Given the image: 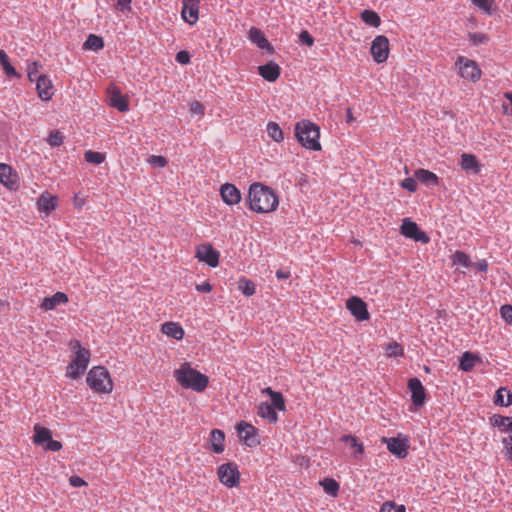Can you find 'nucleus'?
<instances>
[{
    "mask_svg": "<svg viewBox=\"0 0 512 512\" xmlns=\"http://www.w3.org/2000/svg\"><path fill=\"white\" fill-rule=\"evenodd\" d=\"M246 201L250 210L261 214L275 211L279 204L274 190L259 182L250 185Z\"/></svg>",
    "mask_w": 512,
    "mask_h": 512,
    "instance_id": "nucleus-1",
    "label": "nucleus"
},
{
    "mask_svg": "<svg viewBox=\"0 0 512 512\" xmlns=\"http://www.w3.org/2000/svg\"><path fill=\"white\" fill-rule=\"evenodd\" d=\"M174 375L182 387L192 389L195 392H203L209 383V378L206 375L193 369L187 362L175 370Z\"/></svg>",
    "mask_w": 512,
    "mask_h": 512,
    "instance_id": "nucleus-2",
    "label": "nucleus"
},
{
    "mask_svg": "<svg viewBox=\"0 0 512 512\" xmlns=\"http://www.w3.org/2000/svg\"><path fill=\"white\" fill-rule=\"evenodd\" d=\"M295 136L303 147L313 151L321 150L319 142L320 129L315 123L309 120L297 122L295 125Z\"/></svg>",
    "mask_w": 512,
    "mask_h": 512,
    "instance_id": "nucleus-3",
    "label": "nucleus"
},
{
    "mask_svg": "<svg viewBox=\"0 0 512 512\" xmlns=\"http://www.w3.org/2000/svg\"><path fill=\"white\" fill-rule=\"evenodd\" d=\"M71 344L73 349H77L74 352L73 358L67 367L66 375L69 378L78 379L85 373L88 367L90 361V352L89 350L83 348L80 342L77 340Z\"/></svg>",
    "mask_w": 512,
    "mask_h": 512,
    "instance_id": "nucleus-4",
    "label": "nucleus"
},
{
    "mask_svg": "<svg viewBox=\"0 0 512 512\" xmlns=\"http://www.w3.org/2000/svg\"><path fill=\"white\" fill-rule=\"evenodd\" d=\"M86 382L97 393H110L113 390L109 371L103 366L92 367L87 374Z\"/></svg>",
    "mask_w": 512,
    "mask_h": 512,
    "instance_id": "nucleus-5",
    "label": "nucleus"
},
{
    "mask_svg": "<svg viewBox=\"0 0 512 512\" xmlns=\"http://www.w3.org/2000/svg\"><path fill=\"white\" fill-rule=\"evenodd\" d=\"M217 474L220 482L228 488L236 487L240 482V472L234 462L220 465Z\"/></svg>",
    "mask_w": 512,
    "mask_h": 512,
    "instance_id": "nucleus-6",
    "label": "nucleus"
},
{
    "mask_svg": "<svg viewBox=\"0 0 512 512\" xmlns=\"http://www.w3.org/2000/svg\"><path fill=\"white\" fill-rule=\"evenodd\" d=\"M456 65L459 67V75L462 78L472 82L481 78V69L474 60L459 56L456 60Z\"/></svg>",
    "mask_w": 512,
    "mask_h": 512,
    "instance_id": "nucleus-7",
    "label": "nucleus"
},
{
    "mask_svg": "<svg viewBox=\"0 0 512 512\" xmlns=\"http://www.w3.org/2000/svg\"><path fill=\"white\" fill-rule=\"evenodd\" d=\"M236 430L241 441L248 447H256L260 444L257 429L250 423L240 421L236 425Z\"/></svg>",
    "mask_w": 512,
    "mask_h": 512,
    "instance_id": "nucleus-8",
    "label": "nucleus"
},
{
    "mask_svg": "<svg viewBox=\"0 0 512 512\" xmlns=\"http://www.w3.org/2000/svg\"><path fill=\"white\" fill-rule=\"evenodd\" d=\"M370 52L373 60L380 64L387 60L389 55V40L384 35H378L372 41Z\"/></svg>",
    "mask_w": 512,
    "mask_h": 512,
    "instance_id": "nucleus-9",
    "label": "nucleus"
},
{
    "mask_svg": "<svg viewBox=\"0 0 512 512\" xmlns=\"http://www.w3.org/2000/svg\"><path fill=\"white\" fill-rule=\"evenodd\" d=\"M382 442L387 445V449L390 453L395 455L399 459H404L408 454L410 447L409 441L405 437H383Z\"/></svg>",
    "mask_w": 512,
    "mask_h": 512,
    "instance_id": "nucleus-10",
    "label": "nucleus"
},
{
    "mask_svg": "<svg viewBox=\"0 0 512 512\" xmlns=\"http://www.w3.org/2000/svg\"><path fill=\"white\" fill-rule=\"evenodd\" d=\"M400 232L407 238L413 239L414 241L421 243H428L430 241L429 236L422 231L419 226L408 218H405L401 224Z\"/></svg>",
    "mask_w": 512,
    "mask_h": 512,
    "instance_id": "nucleus-11",
    "label": "nucleus"
},
{
    "mask_svg": "<svg viewBox=\"0 0 512 512\" xmlns=\"http://www.w3.org/2000/svg\"><path fill=\"white\" fill-rule=\"evenodd\" d=\"M346 308L351 315L359 322L369 320L367 304L357 296H352L346 301Z\"/></svg>",
    "mask_w": 512,
    "mask_h": 512,
    "instance_id": "nucleus-12",
    "label": "nucleus"
},
{
    "mask_svg": "<svg viewBox=\"0 0 512 512\" xmlns=\"http://www.w3.org/2000/svg\"><path fill=\"white\" fill-rule=\"evenodd\" d=\"M219 252L211 244H202L197 248L196 257L210 267H216L219 263Z\"/></svg>",
    "mask_w": 512,
    "mask_h": 512,
    "instance_id": "nucleus-13",
    "label": "nucleus"
},
{
    "mask_svg": "<svg viewBox=\"0 0 512 512\" xmlns=\"http://www.w3.org/2000/svg\"><path fill=\"white\" fill-rule=\"evenodd\" d=\"M408 389L411 392V401L416 407L424 405L426 400V390L422 385V382L414 377L408 381Z\"/></svg>",
    "mask_w": 512,
    "mask_h": 512,
    "instance_id": "nucleus-14",
    "label": "nucleus"
},
{
    "mask_svg": "<svg viewBox=\"0 0 512 512\" xmlns=\"http://www.w3.org/2000/svg\"><path fill=\"white\" fill-rule=\"evenodd\" d=\"M0 183L9 190H17L19 187L17 173L5 163H0Z\"/></svg>",
    "mask_w": 512,
    "mask_h": 512,
    "instance_id": "nucleus-15",
    "label": "nucleus"
},
{
    "mask_svg": "<svg viewBox=\"0 0 512 512\" xmlns=\"http://www.w3.org/2000/svg\"><path fill=\"white\" fill-rule=\"evenodd\" d=\"M181 16L186 23L195 24L199 16V0H183Z\"/></svg>",
    "mask_w": 512,
    "mask_h": 512,
    "instance_id": "nucleus-16",
    "label": "nucleus"
},
{
    "mask_svg": "<svg viewBox=\"0 0 512 512\" xmlns=\"http://www.w3.org/2000/svg\"><path fill=\"white\" fill-rule=\"evenodd\" d=\"M220 195L223 202L229 206L238 204L242 199L240 190L231 183H225L220 187Z\"/></svg>",
    "mask_w": 512,
    "mask_h": 512,
    "instance_id": "nucleus-17",
    "label": "nucleus"
},
{
    "mask_svg": "<svg viewBox=\"0 0 512 512\" xmlns=\"http://www.w3.org/2000/svg\"><path fill=\"white\" fill-rule=\"evenodd\" d=\"M108 92L109 104L111 107L116 108L120 112H126L129 110L128 98L121 93L119 88L112 87Z\"/></svg>",
    "mask_w": 512,
    "mask_h": 512,
    "instance_id": "nucleus-18",
    "label": "nucleus"
},
{
    "mask_svg": "<svg viewBox=\"0 0 512 512\" xmlns=\"http://www.w3.org/2000/svg\"><path fill=\"white\" fill-rule=\"evenodd\" d=\"M36 88H37L39 97L43 101L50 100L54 94V87L52 85V82L44 74H41L37 77Z\"/></svg>",
    "mask_w": 512,
    "mask_h": 512,
    "instance_id": "nucleus-19",
    "label": "nucleus"
},
{
    "mask_svg": "<svg viewBox=\"0 0 512 512\" xmlns=\"http://www.w3.org/2000/svg\"><path fill=\"white\" fill-rule=\"evenodd\" d=\"M460 166L462 170L467 173L479 174L482 169V164L478 161L474 154L463 153L461 155Z\"/></svg>",
    "mask_w": 512,
    "mask_h": 512,
    "instance_id": "nucleus-20",
    "label": "nucleus"
},
{
    "mask_svg": "<svg viewBox=\"0 0 512 512\" xmlns=\"http://www.w3.org/2000/svg\"><path fill=\"white\" fill-rule=\"evenodd\" d=\"M258 72L268 82H275L279 76L281 69L277 63L270 61L258 67Z\"/></svg>",
    "mask_w": 512,
    "mask_h": 512,
    "instance_id": "nucleus-21",
    "label": "nucleus"
},
{
    "mask_svg": "<svg viewBox=\"0 0 512 512\" xmlns=\"http://www.w3.org/2000/svg\"><path fill=\"white\" fill-rule=\"evenodd\" d=\"M249 39L256 44L260 49L267 50L269 53L274 52L273 46L269 43V41L266 39L263 32L255 27H252L249 30Z\"/></svg>",
    "mask_w": 512,
    "mask_h": 512,
    "instance_id": "nucleus-22",
    "label": "nucleus"
},
{
    "mask_svg": "<svg viewBox=\"0 0 512 512\" xmlns=\"http://www.w3.org/2000/svg\"><path fill=\"white\" fill-rule=\"evenodd\" d=\"M68 302V296L63 292H56L50 297H45L40 305V308L45 311L55 309L58 305L66 304Z\"/></svg>",
    "mask_w": 512,
    "mask_h": 512,
    "instance_id": "nucleus-23",
    "label": "nucleus"
},
{
    "mask_svg": "<svg viewBox=\"0 0 512 512\" xmlns=\"http://www.w3.org/2000/svg\"><path fill=\"white\" fill-rule=\"evenodd\" d=\"M57 203V197L51 195L48 192L41 194L37 200V206L39 211H43L47 214L56 208Z\"/></svg>",
    "mask_w": 512,
    "mask_h": 512,
    "instance_id": "nucleus-24",
    "label": "nucleus"
},
{
    "mask_svg": "<svg viewBox=\"0 0 512 512\" xmlns=\"http://www.w3.org/2000/svg\"><path fill=\"white\" fill-rule=\"evenodd\" d=\"M415 178L427 186H437L439 184L438 176L426 169H417L414 173Z\"/></svg>",
    "mask_w": 512,
    "mask_h": 512,
    "instance_id": "nucleus-25",
    "label": "nucleus"
},
{
    "mask_svg": "<svg viewBox=\"0 0 512 512\" xmlns=\"http://www.w3.org/2000/svg\"><path fill=\"white\" fill-rule=\"evenodd\" d=\"M481 358L473 352L466 351L460 358L459 368L464 372H470Z\"/></svg>",
    "mask_w": 512,
    "mask_h": 512,
    "instance_id": "nucleus-26",
    "label": "nucleus"
},
{
    "mask_svg": "<svg viewBox=\"0 0 512 512\" xmlns=\"http://www.w3.org/2000/svg\"><path fill=\"white\" fill-rule=\"evenodd\" d=\"M161 331L163 334L176 340H181L184 337L183 328L175 322H166L162 324Z\"/></svg>",
    "mask_w": 512,
    "mask_h": 512,
    "instance_id": "nucleus-27",
    "label": "nucleus"
},
{
    "mask_svg": "<svg viewBox=\"0 0 512 512\" xmlns=\"http://www.w3.org/2000/svg\"><path fill=\"white\" fill-rule=\"evenodd\" d=\"M257 414L260 417L267 419L270 423H276L278 421L276 410L268 402H261L258 405Z\"/></svg>",
    "mask_w": 512,
    "mask_h": 512,
    "instance_id": "nucleus-28",
    "label": "nucleus"
},
{
    "mask_svg": "<svg viewBox=\"0 0 512 512\" xmlns=\"http://www.w3.org/2000/svg\"><path fill=\"white\" fill-rule=\"evenodd\" d=\"M210 440L212 445V451L214 453L220 454L224 451V440L225 434L220 429H213L210 433Z\"/></svg>",
    "mask_w": 512,
    "mask_h": 512,
    "instance_id": "nucleus-29",
    "label": "nucleus"
},
{
    "mask_svg": "<svg viewBox=\"0 0 512 512\" xmlns=\"http://www.w3.org/2000/svg\"><path fill=\"white\" fill-rule=\"evenodd\" d=\"M51 438L52 433L48 428L40 425L34 426L33 440L35 444L44 446Z\"/></svg>",
    "mask_w": 512,
    "mask_h": 512,
    "instance_id": "nucleus-30",
    "label": "nucleus"
},
{
    "mask_svg": "<svg viewBox=\"0 0 512 512\" xmlns=\"http://www.w3.org/2000/svg\"><path fill=\"white\" fill-rule=\"evenodd\" d=\"M494 403L505 407L512 405V392L506 387H500L495 393Z\"/></svg>",
    "mask_w": 512,
    "mask_h": 512,
    "instance_id": "nucleus-31",
    "label": "nucleus"
},
{
    "mask_svg": "<svg viewBox=\"0 0 512 512\" xmlns=\"http://www.w3.org/2000/svg\"><path fill=\"white\" fill-rule=\"evenodd\" d=\"M0 63L7 76L16 78L20 77V74L17 73L15 68L10 64L9 57L4 50H0Z\"/></svg>",
    "mask_w": 512,
    "mask_h": 512,
    "instance_id": "nucleus-32",
    "label": "nucleus"
},
{
    "mask_svg": "<svg viewBox=\"0 0 512 512\" xmlns=\"http://www.w3.org/2000/svg\"><path fill=\"white\" fill-rule=\"evenodd\" d=\"M104 47V40L102 37L95 34L88 35L84 42V48L88 50L98 51Z\"/></svg>",
    "mask_w": 512,
    "mask_h": 512,
    "instance_id": "nucleus-33",
    "label": "nucleus"
},
{
    "mask_svg": "<svg viewBox=\"0 0 512 512\" xmlns=\"http://www.w3.org/2000/svg\"><path fill=\"white\" fill-rule=\"evenodd\" d=\"M361 19L367 25H370L372 27H378L381 24V19L379 15L375 11L370 9H366L361 12Z\"/></svg>",
    "mask_w": 512,
    "mask_h": 512,
    "instance_id": "nucleus-34",
    "label": "nucleus"
},
{
    "mask_svg": "<svg viewBox=\"0 0 512 512\" xmlns=\"http://www.w3.org/2000/svg\"><path fill=\"white\" fill-rule=\"evenodd\" d=\"M321 486L323 487L325 493H327L330 496H337L340 486L339 483L333 479V478H325L320 482Z\"/></svg>",
    "mask_w": 512,
    "mask_h": 512,
    "instance_id": "nucleus-35",
    "label": "nucleus"
},
{
    "mask_svg": "<svg viewBox=\"0 0 512 512\" xmlns=\"http://www.w3.org/2000/svg\"><path fill=\"white\" fill-rule=\"evenodd\" d=\"M452 262L454 265H461L465 268L472 267V261L470 257L463 251H456L452 255Z\"/></svg>",
    "mask_w": 512,
    "mask_h": 512,
    "instance_id": "nucleus-36",
    "label": "nucleus"
},
{
    "mask_svg": "<svg viewBox=\"0 0 512 512\" xmlns=\"http://www.w3.org/2000/svg\"><path fill=\"white\" fill-rule=\"evenodd\" d=\"M238 288L245 296H252L255 293L254 282L245 277L239 279Z\"/></svg>",
    "mask_w": 512,
    "mask_h": 512,
    "instance_id": "nucleus-37",
    "label": "nucleus"
},
{
    "mask_svg": "<svg viewBox=\"0 0 512 512\" xmlns=\"http://www.w3.org/2000/svg\"><path fill=\"white\" fill-rule=\"evenodd\" d=\"M267 133L275 142H281L284 139L282 129L275 122H269L267 124Z\"/></svg>",
    "mask_w": 512,
    "mask_h": 512,
    "instance_id": "nucleus-38",
    "label": "nucleus"
},
{
    "mask_svg": "<svg viewBox=\"0 0 512 512\" xmlns=\"http://www.w3.org/2000/svg\"><path fill=\"white\" fill-rule=\"evenodd\" d=\"M84 157L88 163L96 165L103 163L105 160V155L103 153L92 150L86 151Z\"/></svg>",
    "mask_w": 512,
    "mask_h": 512,
    "instance_id": "nucleus-39",
    "label": "nucleus"
},
{
    "mask_svg": "<svg viewBox=\"0 0 512 512\" xmlns=\"http://www.w3.org/2000/svg\"><path fill=\"white\" fill-rule=\"evenodd\" d=\"M63 139H64V137L61 134V132L58 130H55V131L50 132V134L47 138V142L51 147H59L63 144Z\"/></svg>",
    "mask_w": 512,
    "mask_h": 512,
    "instance_id": "nucleus-40",
    "label": "nucleus"
},
{
    "mask_svg": "<svg viewBox=\"0 0 512 512\" xmlns=\"http://www.w3.org/2000/svg\"><path fill=\"white\" fill-rule=\"evenodd\" d=\"M341 440L346 444H349L350 447L356 448V453L362 454L364 452L363 445L358 442L357 438L352 435H344Z\"/></svg>",
    "mask_w": 512,
    "mask_h": 512,
    "instance_id": "nucleus-41",
    "label": "nucleus"
},
{
    "mask_svg": "<svg viewBox=\"0 0 512 512\" xmlns=\"http://www.w3.org/2000/svg\"><path fill=\"white\" fill-rule=\"evenodd\" d=\"M271 406L274 407L275 410L284 411L285 410V401L282 393L277 392L273 393L271 397Z\"/></svg>",
    "mask_w": 512,
    "mask_h": 512,
    "instance_id": "nucleus-42",
    "label": "nucleus"
},
{
    "mask_svg": "<svg viewBox=\"0 0 512 512\" xmlns=\"http://www.w3.org/2000/svg\"><path fill=\"white\" fill-rule=\"evenodd\" d=\"M489 420H490V424L493 427H497L502 431V428L505 427L506 422L508 421V417H505V416H502L499 414H494L493 416L490 417Z\"/></svg>",
    "mask_w": 512,
    "mask_h": 512,
    "instance_id": "nucleus-43",
    "label": "nucleus"
},
{
    "mask_svg": "<svg viewBox=\"0 0 512 512\" xmlns=\"http://www.w3.org/2000/svg\"><path fill=\"white\" fill-rule=\"evenodd\" d=\"M469 40L473 45H481L488 42V36L483 33H470Z\"/></svg>",
    "mask_w": 512,
    "mask_h": 512,
    "instance_id": "nucleus-44",
    "label": "nucleus"
},
{
    "mask_svg": "<svg viewBox=\"0 0 512 512\" xmlns=\"http://www.w3.org/2000/svg\"><path fill=\"white\" fill-rule=\"evenodd\" d=\"M472 3L482 9L488 15L492 14L493 0H472Z\"/></svg>",
    "mask_w": 512,
    "mask_h": 512,
    "instance_id": "nucleus-45",
    "label": "nucleus"
},
{
    "mask_svg": "<svg viewBox=\"0 0 512 512\" xmlns=\"http://www.w3.org/2000/svg\"><path fill=\"white\" fill-rule=\"evenodd\" d=\"M500 314L507 324H512V305L505 304L501 306Z\"/></svg>",
    "mask_w": 512,
    "mask_h": 512,
    "instance_id": "nucleus-46",
    "label": "nucleus"
},
{
    "mask_svg": "<svg viewBox=\"0 0 512 512\" xmlns=\"http://www.w3.org/2000/svg\"><path fill=\"white\" fill-rule=\"evenodd\" d=\"M387 353L389 356H402L404 354V350L402 346L396 342L390 343L387 347Z\"/></svg>",
    "mask_w": 512,
    "mask_h": 512,
    "instance_id": "nucleus-47",
    "label": "nucleus"
},
{
    "mask_svg": "<svg viewBox=\"0 0 512 512\" xmlns=\"http://www.w3.org/2000/svg\"><path fill=\"white\" fill-rule=\"evenodd\" d=\"M401 187L408 190L409 192H415L417 189V183L414 178L407 177L402 180Z\"/></svg>",
    "mask_w": 512,
    "mask_h": 512,
    "instance_id": "nucleus-48",
    "label": "nucleus"
},
{
    "mask_svg": "<svg viewBox=\"0 0 512 512\" xmlns=\"http://www.w3.org/2000/svg\"><path fill=\"white\" fill-rule=\"evenodd\" d=\"M148 162L154 166V167H165L167 165V160L165 157L163 156H156V155H152Z\"/></svg>",
    "mask_w": 512,
    "mask_h": 512,
    "instance_id": "nucleus-49",
    "label": "nucleus"
},
{
    "mask_svg": "<svg viewBox=\"0 0 512 512\" xmlns=\"http://www.w3.org/2000/svg\"><path fill=\"white\" fill-rule=\"evenodd\" d=\"M299 40L301 41L302 44H305L309 47H311L314 44V38L307 30H303L300 32Z\"/></svg>",
    "mask_w": 512,
    "mask_h": 512,
    "instance_id": "nucleus-50",
    "label": "nucleus"
},
{
    "mask_svg": "<svg viewBox=\"0 0 512 512\" xmlns=\"http://www.w3.org/2000/svg\"><path fill=\"white\" fill-rule=\"evenodd\" d=\"M175 59L178 63L186 65L190 62V54L186 50H181L176 54Z\"/></svg>",
    "mask_w": 512,
    "mask_h": 512,
    "instance_id": "nucleus-51",
    "label": "nucleus"
},
{
    "mask_svg": "<svg viewBox=\"0 0 512 512\" xmlns=\"http://www.w3.org/2000/svg\"><path fill=\"white\" fill-rule=\"evenodd\" d=\"M131 2H132V0H117L116 9L121 12H125V11L130 12L131 11Z\"/></svg>",
    "mask_w": 512,
    "mask_h": 512,
    "instance_id": "nucleus-52",
    "label": "nucleus"
},
{
    "mask_svg": "<svg viewBox=\"0 0 512 512\" xmlns=\"http://www.w3.org/2000/svg\"><path fill=\"white\" fill-rule=\"evenodd\" d=\"M44 446L46 450L59 451L62 448V443L51 438Z\"/></svg>",
    "mask_w": 512,
    "mask_h": 512,
    "instance_id": "nucleus-53",
    "label": "nucleus"
},
{
    "mask_svg": "<svg viewBox=\"0 0 512 512\" xmlns=\"http://www.w3.org/2000/svg\"><path fill=\"white\" fill-rule=\"evenodd\" d=\"M69 484L72 487H77V488L87 485V483L84 481V479H82L81 477H79L77 475H73L69 478Z\"/></svg>",
    "mask_w": 512,
    "mask_h": 512,
    "instance_id": "nucleus-54",
    "label": "nucleus"
},
{
    "mask_svg": "<svg viewBox=\"0 0 512 512\" xmlns=\"http://www.w3.org/2000/svg\"><path fill=\"white\" fill-rule=\"evenodd\" d=\"M38 71H37V63L34 62L31 66H29L28 68V78L30 81H36L37 82V77L39 76L38 74Z\"/></svg>",
    "mask_w": 512,
    "mask_h": 512,
    "instance_id": "nucleus-55",
    "label": "nucleus"
},
{
    "mask_svg": "<svg viewBox=\"0 0 512 512\" xmlns=\"http://www.w3.org/2000/svg\"><path fill=\"white\" fill-rule=\"evenodd\" d=\"M472 267H475L479 272H487L488 270V262L483 259L479 262H472Z\"/></svg>",
    "mask_w": 512,
    "mask_h": 512,
    "instance_id": "nucleus-56",
    "label": "nucleus"
},
{
    "mask_svg": "<svg viewBox=\"0 0 512 512\" xmlns=\"http://www.w3.org/2000/svg\"><path fill=\"white\" fill-rule=\"evenodd\" d=\"M502 443L504 444V448L507 450V453L510 454L509 459L512 460V435L508 438H503Z\"/></svg>",
    "mask_w": 512,
    "mask_h": 512,
    "instance_id": "nucleus-57",
    "label": "nucleus"
},
{
    "mask_svg": "<svg viewBox=\"0 0 512 512\" xmlns=\"http://www.w3.org/2000/svg\"><path fill=\"white\" fill-rule=\"evenodd\" d=\"M190 111L194 114H203L204 108L203 105L197 101L191 103L190 105Z\"/></svg>",
    "mask_w": 512,
    "mask_h": 512,
    "instance_id": "nucleus-58",
    "label": "nucleus"
},
{
    "mask_svg": "<svg viewBox=\"0 0 512 512\" xmlns=\"http://www.w3.org/2000/svg\"><path fill=\"white\" fill-rule=\"evenodd\" d=\"M196 290L198 292L208 293L212 290V286L209 282L205 281L201 284L196 285Z\"/></svg>",
    "mask_w": 512,
    "mask_h": 512,
    "instance_id": "nucleus-59",
    "label": "nucleus"
},
{
    "mask_svg": "<svg viewBox=\"0 0 512 512\" xmlns=\"http://www.w3.org/2000/svg\"><path fill=\"white\" fill-rule=\"evenodd\" d=\"M380 512H395V503L394 502H385L381 508Z\"/></svg>",
    "mask_w": 512,
    "mask_h": 512,
    "instance_id": "nucleus-60",
    "label": "nucleus"
},
{
    "mask_svg": "<svg viewBox=\"0 0 512 512\" xmlns=\"http://www.w3.org/2000/svg\"><path fill=\"white\" fill-rule=\"evenodd\" d=\"M276 277L279 280L288 279L290 277V271L279 269L276 271Z\"/></svg>",
    "mask_w": 512,
    "mask_h": 512,
    "instance_id": "nucleus-61",
    "label": "nucleus"
},
{
    "mask_svg": "<svg viewBox=\"0 0 512 512\" xmlns=\"http://www.w3.org/2000/svg\"><path fill=\"white\" fill-rule=\"evenodd\" d=\"M502 432H511L512 433V418L508 417V421L504 428H502Z\"/></svg>",
    "mask_w": 512,
    "mask_h": 512,
    "instance_id": "nucleus-62",
    "label": "nucleus"
},
{
    "mask_svg": "<svg viewBox=\"0 0 512 512\" xmlns=\"http://www.w3.org/2000/svg\"><path fill=\"white\" fill-rule=\"evenodd\" d=\"M395 512H405V506L395 504Z\"/></svg>",
    "mask_w": 512,
    "mask_h": 512,
    "instance_id": "nucleus-63",
    "label": "nucleus"
},
{
    "mask_svg": "<svg viewBox=\"0 0 512 512\" xmlns=\"http://www.w3.org/2000/svg\"><path fill=\"white\" fill-rule=\"evenodd\" d=\"M264 392H265L266 394H268V395L270 396V398L272 397L273 393H277L276 391L272 390L270 387L266 388V389L264 390Z\"/></svg>",
    "mask_w": 512,
    "mask_h": 512,
    "instance_id": "nucleus-64",
    "label": "nucleus"
}]
</instances>
